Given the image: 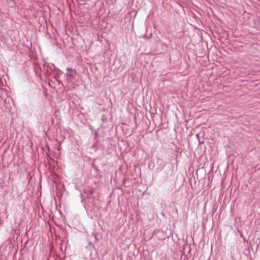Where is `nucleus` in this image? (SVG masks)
<instances>
[{"label":"nucleus","instance_id":"nucleus-1","mask_svg":"<svg viewBox=\"0 0 260 260\" xmlns=\"http://www.w3.org/2000/svg\"><path fill=\"white\" fill-rule=\"evenodd\" d=\"M67 75L70 78H74L77 75V71L75 69L68 68Z\"/></svg>","mask_w":260,"mask_h":260}]
</instances>
